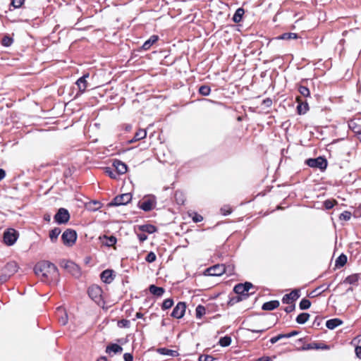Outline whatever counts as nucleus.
Masks as SVG:
<instances>
[{"mask_svg":"<svg viewBox=\"0 0 361 361\" xmlns=\"http://www.w3.org/2000/svg\"><path fill=\"white\" fill-rule=\"evenodd\" d=\"M114 166L119 174H124L127 171V166L119 160L114 161Z\"/></svg>","mask_w":361,"mask_h":361,"instance_id":"obj_18","label":"nucleus"},{"mask_svg":"<svg viewBox=\"0 0 361 361\" xmlns=\"http://www.w3.org/2000/svg\"><path fill=\"white\" fill-rule=\"evenodd\" d=\"M347 262V257L345 255H341L336 260V264L343 266Z\"/></svg>","mask_w":361,"mask_h":361,"instance_id":"obj_46","label":"nucleus"},{"mask_svg":"<svg viewBox=\"0 0 361 361\" xmlns=\"http://www.w3.org/2000/svg\"><path fill=\"white\" fill-rule=\"evenodd\" d=\"M147 135V132L145 130L140 129L135 135L133 139L130 140V142L138 141L145 138Z\"/></svg>","mask_w":361,"mask_h":361,"instance_id":"obj_26","label":"nucleus"},{"mask_svg":"<svg viewBox=\"0 0 361 361\" xmlns=\"http://www.w3.org/2000/svg\"><path fill=\"white\" fill-rule=\"evenodd\" d=\"M158 40L157 35H152L148 40H147L142 45V48L145 50L149 49L151 46Z\"/></svg>","mask_w":361,"mask_h":361,"instance_id":"obj_25","label":"nucleus"},{"mask_svg":"<svg viewBox=\"0 0 361 361\" xmlns=\"http://www.w3.org/2000/svg\"><path fill=\"white\" fill-rule=\"evenodd\" d=\"M56 314L59 318V321L61 324L65 325L67 324L68 316H67L66 311L63 307H58L56 310Z\"/></svg>","mask_w":361,"mask_h":361,"instance_id":"obj_14","label":"nucleus"},{"mask_svg":"<svg viewBox=\"0 0 361 361\" xmlns=\"http://www.w3.org/2000/svg\"><path fill=\"white\" fill-rule=\"evenodd\" d=\"M88 294L97 304H100L102 302V290L98 286H92L90 287Z\"/></svg>","mask_w":361,"mask_h":361,"instance_id":"obj_4","label":"nucleus"},{"mask_svg":"<svg viewBox=\"0 0 361 361\" xmlns=\"http://www.w3.org/2000/svg\"><path fill=\"white\" fill-rule=\"evenodd\" d=\"M35 274L44 280L54 281L57 279L59 273L56 267L50 262H43L35 267Z\"/></svg>","mask_w":361,"mask_h":361,"instance_id":"obj_1","label":"nucleus"},{"mask_svg":"<svg viewBox=\"0 0 361 361\" xmlns=\"http://www.w3.org/2000/svg\"><path fill=\"white\" fill-rule=\"evenodd\" d=\"M359 276L357 274H353L348 276L345 279V282L350 284H355L358 281Z\"/></svg>","mask_w":361,"mask_h":361,"instance_id":"obj_31","label":"nucleus"},{"mask_svg":"<svg viewBox=\"0 0 361 361\" xmlns=\"http://www.w3.org/2000/svg\"><path fill=\"white\" fill-rule=\"evenodd\" d=\"M244 13H245L244 10L243 8H240L237 9V11H235V13L233 17V20L235 23H239L241 20Z\"/></svg>","mask_w":361,"mask_h":361,"instance_id":"obj_28","label":"nucleus"},{"mask_svg":"<svg viewBox=\"0 0 361 361\" xmlns=\"http://www.w3.org/2000/svg\"><path fill=\"white\" fill-rule=\"evenodd\" d=\"M24 3V0H13L11 4L15 8H20Z\"/></svg>","mask_w":361,"mask_h":361,"instance_id":"obj_47","label":"nucleus"},{"mask_svg":"<svg viewBox=\"0 0 361 361\" xmlns=\"http://www.w3.org/2000/svg\"><path fill=\"white\" fill-rule=\"evenodd\" d=\"M199 91L201 94L207 96L210 92V88L208 86H202L200 87Z\"/></svg>","mask_w":361,"mask_h":361,"instance_id":"obj_41","label":"nucleus"},{"mask_svg":"<svg viewBox=\"0 0 361 361\" xmlns=\"http://www.w3.org/2000/svg\"><path fill=\"white\" fill-rule=\"evenodd\" d=\"M205 314V308L202 305H198L196 307V317L201 318Z\"/></svg>","mask_w":361,"mask_h":361,"instance_id":"obj_36","label":"nucleus"},{"mask_svg":"<svg viewBox=\"0 0 361 361\" xmlns=\"http://www.w3.org/2000/svg\"><path fill=\"white\" fill-rule=\"evenodd\" d=\"M114 274L113 271L110 269L104 270L101 274V279L103 282L106 283H110L114 280Z\"/></svg>","mask_w":361,"mask_h":361,"instance_id":"obj_15","label":"nucleus"},{"mask_svg":"<svg viewBox=\"0 0 361 361\" xmlns=\"http://www.w3.org/2000/svg\"><path fill=\"white\" fill-rule=\"evenodd\" d=\"M257 361H272V360L269 357H263L258 359Z\"/></svg>","mask_w":361,"mask_h":361,"instance_id":"obj_57","label":"nucleus"},{"mask_svg":"<svg viewBox=\"0 0 361 361\" xmlns=\"http://www.w3.org/2000/svg\"><path fill=\"white\" fill-rule=\"evenodd\" d=\"M123 358L125 361H133V355L130 353H125Z\"/></svg>","mask_w":361,"mask_h":361,"instance_id":"obj_51","label":"nucleus"},{"mask_svg":"<svg viewBox=\"0 0 361 361\" xmlns=\"http://www.w3.org/2000/svg\"><path fill=\"white\" fill-rule=\"evenodd\" d=\"M105 172H106V173L109 175V176H110L111 178H114V179H115V178H116V174H115L114 172H112V171H111V169H109V168L106 169Z\"/></svg>","mask_w":361,"mask_h":361,"instance_id":"obj_50","label":"nucleus"},{"mask_svg":"<svg viewBox=\"0 0 361 361\" xmlns=\"http://www.w3.org/2000/svg\"><path fill=\"white\" fill-rule=\"evenodd\" d=\"M44 219H45V220H47V221H49V219H50V216H45V217H44Z\"/></svg>","mask_w":361,"mask_h":361,"instance_id":"obj_63","label":"nucleus"},{"mask_svg":"<svg viewBox=\"0 0 361 361\" xmlns=\"http://www.w3.org/2000/svg\"><path fill=\"white\" fill-rule=\"evenodd\" d=\"M214 359L211 355H202L199 357V361H213Z\"/></svg>","mask_w":361,"mask_h":361,"instance_id":"obj_45","label":"nucleus"},{"mask_svg":"<svg viewBox=\"0 0 361 361\" xmlns=\"http://www.w3.org/2000/svg\"><path fill=\"white\" fill-rule=\"evenodd\" d=\"M99 240L103 245L108 247L113 246L116 243V238L114 236L108 237L104 235L103 237H100Z\"/></svg>","mask_w":361,"mask_h":361,"instance_id":"obj_17","label":"nucleus"},{"mask_svg":"<svg viewBox=\"0 0 361 361\" xmlns=\"http://www.w3.org/2000/svg\"><path fill=\"white\" fill-rule=\"evenodd\" d=\"M137 236H138L139 240H140L141 242L145 241V240H147V235H145V234H144V233H139V234H137Z\"/></svg>","mask_w":361,"mask_h":361,"instance_id":"obj_52","label":"nucleus"},{"mask_svg":"<svg viewBox=\"0 0 361 361\" xmlns=\"http://www.w3.org/2000/svg\"><path fill=\"white\" fill-rule=\"evenodd\" d=\"M297 38H298V35L296 33H292V32L284 33L282 35H281L280 37H279V39H285V40L291 39H297Z\"/></svg>","mask_w":361,"mask_h":361,"instance_id":"obj_32","label":"nucleus"},{"mask_svg":"<svg viewBox=\"0 0 361 361\" xmlns=\"http://www.w3.org/2000/svg\"><path fill=\"white\" fill-rule=\"evenodd\" d=\"M307 164L313 168H319L320 169H326L327 163L326 159L319 157L316 159H309L306 161Z\"/></svg>","mask_w":361,"mask_h":361,"instance_id":"obj_6","label":"nucleus"},{"mask_svg":"<svg viewBox=\"0 0 361 361\" xmlns=\"http://www.w3.org/2000/svg\"><path fill=\"white\" fill-rule=\"evenodd\" d=\"M341 220L348 221L351 218V213L348 211H345L341 214L339 216Z\"/></svg>","mask_w":361,"mask_h":361,"instance_id":"obj_38","label":"nucleus"},{"mask_svg":"<svg viewBox=\"0 0 361 361\" xmlns=\"http://www.w3.org/2000/svg\"><path fill=\"white\" fill-rule=\"evenodd\" d=\"M173 301L171 299H166L164 301L162 305L163 309H169L173 306Z\"/></svg>","mask_w":361,"mask_h":361,"instance_id":"obj_40","label":"nucleus"},{"mask_svg":"<svg viewBox=\"0 0 361 361\" xmlns=\"http://www.w3.org/2000/svg\"><path fill=\"white\" fill-rule=\"evenodd\" d=\"M342 324V321L339 319H332L326 321V326L329 329H334L336 327L340 326Z\"/></svg>","mask_w":361,"mask_h":361,"instance_id":"obj_22","label":"nucleus"},{"mask_svg":"<svg viewBox=\"0 0 361 361\" xmlns=\"http://www.w3.org/2000/svg\"><path fill=\"white\" fill-rule=\"evenodd\" d=\"M65 269L68 270L72 275L78 277L80 274L79 267L73 262H67L64 265Z\"/></svg>","mask_w":361,"mask_h":361,"instance_id":"obj_12","label":"nucleus"},{"mask_svg":"<svg viewBox=\"0 0 361 361\" xmlns=\"http://www.w3.org/2000/svg\"><path fill=\"white\" fill-rule=\"evenodd\" d=\"M97 361H106V358L105 357H99Z\"/></svg>","mask_w":361,"mask_h":361,"instance_id":"obj_61","label":"nucleus"},{"mask_svg":"<svg viewBox=\"0 0 361 361\" xmlns=\"http://www.w3.org/2000/svg\"><path fill=\"white\" fill-rule=\"evenodd\" d=\"M5 176V171L3 169H0V180H2Z\"/></svg>","mask_w":361,"mask_h":361,"instance_id":"obj_58","label":"nucleus"},{"mask_svg":"<svg viewBox=\"0 0 361 361\" xmlns=\"http://www.w3.org/2000/svg\"><path fill=\"white\" fill-rule=\"evenodd\" d=\"M192 218L195 222H200L203 219V218L201 215L196 214V213L193 214V216H192Z\"/></svg>","mask_w":361,"mask_h":361,"instance_id":"obj_48","label":"nucleus"},{"mask_svg":"<svg viewBox=\"0 0 361 361\" xmlns=\"http://www.w3.org/2000/svg\"><path fill=\"white\" fill-rule=\"evenodd\" d=\"M88 77L89 74H86L77 80L76 84L81 92H84L87 88L86 78H87Z\"/></svg>","mask_w":361,"mask_h":361,"instance_id":"obj_19","label":"nucleus"},{"mask_svg":"<svg viewBox=\"0 0 361 361\" xmlns=\"http://www.w3.org/2000/svg\"><path fill=\"white\" fill-rule=\"evenodd\" d=\"M355 353L356 355L361 359V346H357L355 348Z\"/></svg>","mask_w":361,"mask_h":361,"instance_id":"obj_53","label":"nucleus"},{"mask_svg":"<svg viewBox=\"0 0 361 361\" xmlns=\"http://www.w3.org/2000/svg\"><path fill=\"white\" fill-rule=\"evenodd\" d=\"M63 243L67 246H72L75 244L77 239V234L73 230H66L61 236Z\"/></svg>","mask_w":361,"mask_h":361,"instance_id":"obj_2","label":"nucleus"},{"mask_svg":"<svg viewBox=\"0 0 361 361\" xmlns=\"http://www.w3.org/2000/svg\"><path fill=\"white\" fill-rule=\"evenodd\" d=\"M297 101L298 102H299V105L298 106V111L300 114H305L308 109H309V107H308V104L307 102H301L300 103V98L298 97H297Z\"/></svg>","mask_w":361,"mask_h":361,"instance_id":"obj_24","label":"nucleus"},{"mask_svg":"<svg viewBox=\"0 0 361 361\" xmlns=\"http://www.w3.org/2000/svg\"><path fill=\"white\" fill-rule=\"evenodd\" d=\"M156 200L154 197H148L139 203V207L145 212H148L154 208Z\"/></svg>","mask_w":361,"mask_h":361,"instance_id":"obj_7","label":"nucleus"},{"mask_svg":"<svg viewBox=\"0 0 361 361\" xmlns=\"http://www.w3.org/2000/svg\"><path fill=\"white\" fill-rule=\"evenodd\" d=\"M279 306V302L278 300H272L270 302H265L262 309L264 310H273Z\"/></svg>","mask_w":361,"mask_h":361,"instance_id":"obj_21","label":"nucleus"},{"mask_svg":"<svg viewBox=\"0 0 361 361\" xmlns=\"http://www.w3.org/2000/svg\"><path fill=\"white\" fill-rule=\"evenodd\" d=\"M12 267L13 268L14 271H16V266L15 264H8L7 267Z\"/></svg>","mask_w":361,"mask_h":361,"instance_id":"obj_62","label":"nucleus"},{"mask_svg":"<svg viewBox=\"0 0 361 361\" xmlns=\"http://www.w3.org/2000/svg\"><path fill=\"white\" fill-rule=\"evenodd\" d=\"M17 233L14 229H9L4 233V241L8 245H13L17 240Z\"/></svg>","mask_w":361,"mask_h":361,"instance_id":"obj_8","label":"nucleus"},{"mask_svg":"<svg viewBox=\"0 0 361 361\" xmlns=\"http://www.w3.org/2000/svg\"><path fill=\"white\" fill-rule=\"evenodd\" d=\"M231 343V338L228 336H224L219 340V344L223 347L228 346Z\"/></svg>","mask_w":361,"mask_h":361,"instance_id":"obj_33","label":"nucleus"},{"mask_svg":"<svg viewBox=\"0 0 361 361\" xmlns=\"http://www.w3.org/2000/svg\"><path fill=\"white\" fill-rule=\"evenodd\" d=\"M297 334H298L297 331H292L289 334H283V336H284V338H290V337L295 336Z\"/></svg>","mask_w":361,"mask_h":361,"instance_id":"obj_55","label":"nucleus"},{"mask_svg":"<svg viewBox=\"0 0 361 361\" xmlns=\"http://www.w3.org/2000/svg\"><path fill=\"white\" fill-rule=\"evenodd\" d=\"M159 352L161 354L171 355V356H175L177 355V353L176 351L171 350H168L166 348H161L159 350Z\"/></svg>","mask_w":361,"mask_h":361,"instance_id":"obj_35","label":"nucleus"},{"mask_svg":"<svg viewBox=\"0 0 361 361\" xmlns=\"http://www.w3.org/2000/svg\"><path fill=\"white\" fill-rule=\"evenodd\" d=\"M294 310V305H290L285 308L286 312H290Z\"/></svg>","mask_w":361,"mask_h":361,"instance_id":"obj_56","label":"nucleus"},{"mask_svg":"<svg viewBox=\"0 0 361 361\" xmlns=\"http://www.w3.org/2000/svg\"><path fill=\"white\" fill-rule=\"evenodd\" d=\"M231 209L228 208V209H225V212H224V214L226 215L231 213Z\"/></svg>","mask_w":361,"mask_h":361,"instance_id":"obj_60","label":"nucleus"},{"mask_svg":"<svg viewBox=\"0 0 361 361\" xmlns=\"http://www.w3.org/2000/svg\"><path fill=\"white\" fill-rule=\"evenodd\" d=\"M299 92L304 97H309L310 95L309 89L304 86H300Z\"/></svg>","mask_w":361,"mask_h":361,"instance_id":"obj_37","label":"nucleus"},{"mask_svg":"<svg viewBox=\"0 0 361 361\" xmlns=\"http://www.w3.org/2000/svg\"><path fill=\"white\" fill-rule=\"evenodd\" d=\"M123 351L121 346L117 344H111L106 347V353L110 354L111 352L114 353H120Z\"/></svg>","mask_w":361,"mask_h":361,"instance_id":"obj_20","label":"nucleus"},{"mask_svg":"<svg viewBox=\"0 0 361 361\" xmlns=\"http://www.w3.org/2000/svg\"><path fill=\"white\" fill-rule=\"evenodd\" d=\"M303 350H312V349H323V350H329L330 349L329 346L322 344V343H312L310 344H307V345L304 346Z\"/></svg>","mask_w":361,"mask_h":361,"instance_id":"obj_16","label":"nucleus"},{"mask_svg":"<svg viewBox=\"0 0 361 361\" xmlns=\"http://www.w3.org/2000/svg\"><path fill=\"white\" fill-rule=\"evenodd\" d=\"M135 317L136 318L140 319L143 317V314L141 312H137Z\"/></svg>","mask_w":361,"mask_h":361,"instance_id":"obj_59","label":"nucleus"},{"mask_svg":"<svg viewBox=\"0 0 361 361\" xmlns=\"http://www.w3.org/2000/svg\"><path fill=\"white\" fill-rule=\"evenodd\" d=\"M118 326L120 328H128L130 327V321L128 319H121L118 322Z\"/></svg>","mask_w":361,"mask_h":361,"instance_id":"obj_39","label":"nucleus"},{"mask_svg":"<svg viewBox=\"0 0 361 361\" xmlns=\"http://www.w3.org/2000/svg\"><path fill=\"white\" fill-rule=\"evenodd\" d=\"M13 42V39L9 37H4L2 39V44L5 47L10 46Z\"/></svg>","mask_w":361,"mask_h":361,"instance_id":"obj_44","label":"nucleus"},{"mask_svg":"<svg viewBox=\"0 0 361 361\" xmlns=\"http://www.w3.org/2000/svg\"><path fill=\"white\" fill-rule=\"evenodd\" d=\"M252 287V284L248 282L245 284H238L234 287V291L238 295H247V292Z\"/></svg>","mask_w":361,"mask_h":361,"instance_id":"obj_11","label":"nucleus"},{"mask_svg":"<svg viewBox=\"0 0 361 361\" xmlns=\"http://www.w3.org/2000/svg\"><path fill=\"white\" fill-rule=\"evenodd\" d=\"M156 255L153 252H150L146 257V261L147 262L152 263L156 260Z\"/></svg>","mask_w":361,"mask_h":361,"instance_id":"obj_42","label":"nucleus"},{"mask_svg":"<svg viewBox=\"0 0 361 361\" xmlns=\"http://www.w3.org/2000/svg\"><path fill=\"white\" fill-rule=\"evenodd\" d=\"M69 218L70 215L68 212L63 208L59 209L54 216L56 221L59 224H65L68 222Z\"/></svg>","mask_w":361,"mask_h":361,"instance_id":"obj_9","label":"nucleus"},{"mask_svg":"<svg viewBox=\"0 0 361 361\" xmlns=\"http://www.w3.org/2000/svg\"><path fill=\"white\" fill-rule=\"evenodd\" d=\"M226 271L224 264H216L205 270V275L212 276H218L222 275Z\"/></svg>","mask_w":361,"mask_h":361,"instance_id":"obj_5","label":"nucleus"},{"mask_svg":"<svg viewBox=\"0 0 361 361\" xmlns=\"http://www.w3.org/2000/svg\"><path fill=\"white\" fill-rule=\"evenodd\" d=\"M138 229L140 231L146 232L148 233H153L157 231L155 226H154L153 225H151V224H145V225L139 226Z\"/></svg>","mask_w":361,"mask_h":361,"instance_id":"obj_23","label":"nucleus"},{"mask_svg":"<svg viewBox=\"0 0 361 361\" xmlns=\"http://www.w3.org/2000/svg\"><path fill=\"white\" fill-rule=\"evenodd\" d=\"M310 318V314L308 313H301L300 314L297 318L296 322L298 324H305Z\"/></svg>","mask_w":361,"mask_h":361,"instance_id":"obj_29","label":"nucleus"},{"mask_svg":"<svg viewBox=\"0 0 361 361\" xmlns=\"http://www.w3.org/2000/svg\"><path fill=\"white\" fill-rule=\"evenodd\" d=\"M132 200V195L130 193H124L121 195L116 196L114 200L109 204V206H120L125 205L129 203Z\"/></svg>","mask_w":361,"mask_h":361,"instance_id":"obj_3","label":"nucleus"},{"mask_svg":"<svg viewBox=\"0 0 361 361\" xmlns=\"http://www.w3.org/2000/svg\"><path fill=\"white\" fill-rule=\"evenodd\" d=\"M186 305L185 302H180L174 307L171 315L177 319H180L184 316L185 312Z\"/></svg>","mask_w":361,"mask_h":361,"instance_id":"obj_10","label":"nucleus"},{"mask_svg":"<svg viewBox=\"0 0 361 361\" xmlns=\"http://www.w3.org/2000/svg\"><path fill=\"white\" fill-rule=\"evenodd\" d=\"M263 104L266 106H270L272 104V101L270 99H264L263 101Z\"/></svg>","mask_w":361,"mask_h":361,"instance_id":"obj_54","label":"nucleus"},{"mask_svg":"<svg viewBox=\"0 0 361 361\" xmlns=\"http://www.w3.org/2000/svg\"><path fill=\"white\" fill-rule=\"evenodd\" d=\"M300 297L299 292L297 290H293L288 294H286L282 299V302L285 304H290Z\"/></svg>","mask_w":361,"mask_h":361,"instance_id":"obj_13","label":"nucleus"},{"mask_svg":"<svg viewBox=\"0 0 361 361\" xmlns=\"http://www.w3.org/2000/svg\"><path fill=\"white\" fill-rule=\"evenodd\" d=\"M336 203V200H328L324 202V207H326V209H331Z\"/></svg>","mask_w":361,"mask_h":361,"instance_id":"obj_43","label":"nucleus"},{"mask_svg":"<svg viewBox=\"0 0 361 361\" xmlns=\"http://www.w3.org/2000/svg\"><path fill=\"white\" fill-rule=\"evenodd\" d=\"M311 305V302L307 299H302L300 302V308L301 310H307L308 309Z\"/></svg>","mask_w":361,"mask_h":361,"instance_id":"obj_34","label":"nucleus"},{"mask_svg":"<svg viewBox=\"0 0 361 361\" xmlns=\"http://www.w3.org/2000/svg\"><path fill=\"white\" fill-rule=\"evenodd\" d=\"M149 290L152 294L157 295V296H161L164 292V290L163 288L157 287L154 285L150 286Z\"/></svg>","mask_w":361,"mask_h":361,"instance_id":"obj_27","label":"nucleus"},{"mask_svg":"<svg viewBox=\"0 0 361 361\" xmlns=\"http://www.w3.org/2000/svg\"><path fill=\"white\" fill-rule=\"evenodd\" d=\"M283 338H284L283 334H279V335H278L276 336H274V337L271 338V340H270V342L271 343H276L277 341H279L280 339H281Z\"/></svg>","mask_w":361,"mask_h":361,"instance_id":"obj_49","label":"nucleus"},{"mask_svg":"<svg viewBox=\"0 0 361 361\" xmlns=\"http://www.w3.org/2000/svg\"><path fill=\"white\" fill-rule=\"evenodd\" d=\"M61 233V230L59 228H54L49 232V238L52 242H55Z\"/></svg>","mask_w":361,"mask_h":361,"instance_id":"obj_30","label":"nucleus"}]
</instances>
